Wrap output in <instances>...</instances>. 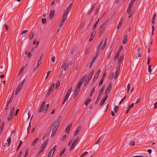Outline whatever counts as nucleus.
<instances>
[{
    "instance_id": "nucleus-1",
    "label": "nucleus",
    "mask_w": 157,
    "mask_h": 157,
    "mask_svg": "<svg viewBox=\"0 0 157 157\" xmlns=\"http://www.w3.org/2000/svg\"><path fill=\"white\" fill-rule=\"evenodd\" d=\"M61 121V118L58 117L52 125L51 128H52V127H53L52 129V132L51 135V137H52L55 135L59 126Z\"/></svg>"
},
{
    "instance_id": "nucleus-2",
    "label": "nucleus",
    "mask_w": 157,
    "mask_h": 157,
    "mask_svg": "<svg viewBox=\"0 0 157 157\" xmlns=\"http://www.w3.org/2000/svg\"><path fill=\"white\" fill-rule=\"evenodd\" d=\"M61 121V118L58 117L52 125L51 128H52V127H53L52 129V132L51 135V137H52L55 135L59 126Z\"/></svg>"
},
{
    "instance_id": "nucleus-3",
    "label": "nucleus",
    "mask_w": 157,
    "mask_h": 157,
    "mask_svg": "<svg viewBox=\"0 0 157 157\" xmlns=\"http://www.w3.org/2000/svg\"><path fill=\"white\" fill-rule=\"evenodd\" d=\"M86 76L81 79L78 83L74 93V96L75 98L78 95L80 90L81 85L82 84L85 79Z\"/></svg>"
},
{
    "instance_id": "nucleus-4",
    "label": "nucleus",
    "mask_w": 157,
    "mask_h": 157,
    "mask_svg": "<svg viewBox=\"0 0 157 157\" xmlns=\"http://www.w3.org/2000/svg\"><path fill=\"white\" fill-rule=\"evenodd\" d=\"M14 107H13L11 108L10 110V112L9 116L7 118L8 121H10L13 118L14 113Z\"/></svg>"
},
{
    "instance_id": "nucleus-5",
    "label": "nucleus",
    "mask_w": 157,
    "mask_h": 157,
    "mask_svg": "<svg viewBox=\"0 0 157 157\" xmlns=\"http://www.w3.org/2000/svg\"><path fill=\"white\" fill-rule=\"evenodd\" d=\"M48 140H47L46 141H44V143L42 145L41 148H40V152H41L42 151L44 148L46 146L47 144H48Z\"/></svg>"
},
{
    "instance_id": "nucleus-6",
    "label": "nucleus",
    "mask_w": 157,
    "mask_h": 157,
    "mask_svg": "<svg viewBox=\"0 0 157 157\" xmlns=\"http://www.w3.org/2000/svg\"><path fill=\"white\" fill-rule=\"evenodd\" d=\"M112 88V86L111 83H109L108 86H107L106 89V90L105 94H106L105 95H107L109 93Z\"/></svg>"
},
{
    "instance_id": "nucleus-7",
    "label": "nucleus",
    "mask_w": 157,
    "mask_h": 157,
    "mask_svg": "<svg viewBox=\"0 0 157 157\" xmlns=\"http://www.w3.org/2000/svg\"><path fill=\"white\" fill-rule=\"evenodd\" d=\"M105 28V24H103L99 29V33L100 35H101L104 32Z\"/></svg>"
},
{
    "instance_id": "nucleus-8",
    "label": "nucleus",
    "mask_w": 157,
    "mask_h": 157,
    "mask_svg": "<svg viewBox=\"0 0 157 157\" xmlns=\"http://www.w3.org/2000/svg\"><path fill=\"white\" fill-rule=\"evenodd\" d=\"M72 63V62H70V63H64L62 66V67H64V70L66 71V70L68 68V66H69V64H70V65H71Z\"/></svg>"
},
{
    "instance_id": "nucleus-9",
    "label": "nucleus",
    "mask_w": 157,
    "mask_h": 157,
    "mask_svg": "<svg viewBox=\"0 0 157 157\" xmlns=\"http://www.w3.org/2000/svg\"><path fill=\"white\" fill-rule=\"evenodd\" d=\"M67 15H66L65 14H64V15H63V18L61 20V23L60 25V27H62L63 25V23L67 17Z\"/></svg>"
},
{
    "instance_id": "nucleus-10",
    "label": "nucleus",
    "mask_w": 157,
    "mask_h": 157,
    "mask_svg": "<svg viewBox=\"0 0 157 157\" xmlns=\"http://www.w3.org/2000/svg\"><path fill=\"white\" fill-rule=\"evenodd\" d=\"M124 57V55H121L120 56L119 58V59L118 60V65L119 66L118 67H120L121 64V63L122 60L123 59Z\"/></svg>"
},
{
    "instance_id": "nucleus-11",
    "label": "nucleus",
    "mask_w": 157,
    "mask_h": 157,
    "mask_svg": "<svg viewBox=\"0 0 157 157\" xmlns=\"http://www.w3.org/2000/svg\"><path fill=\"white\" fill-rule=\"evenodd\" d=\"M71 126V124H69L67 126L65 130V133L66 134H67L69 132Z\"/></svg>"
},
{
    "instance_id": "nucleus-12",
    "label": "nucleus",
    "mask_w": 157,
    "mask_h": 157,
    "mask_svg": "<svg viewBox=\"0 0 157 157\" xmlns=\"http://www.w3.org/2000/svg\"><path fill=\"white\" fill-rule=\"evenodd\" d=\"M54 13L55 12L54 10H51L50 11L49 13V19L50 20H51L52 19L53 16H54Z\"/></svg>"
},
{
    "instance_id": "nucleus-13",
    "label": "nucleus",
    "mask_w": 157,
    "mask_h": 157,
    "mask_svg": "<svg viewBox=\"0 0 157 157\" xmlns=\"http://www.w3.org/2000/svg\"><path fill=\"white\" fill-rule=\"evenodd\" d=\"M45 101H44L41 104V105L40 106V108L38 110L39 113H40L42 112V110L43 109V108L44 107V106L45 105Z\"/></svg>"
},
{
    "instance_id": "nucleus-14",
    "label": "nucleus",
    "mask_w": 157,
    "mask_h": 157,
    "mask_svg": "<svg viewBox=\"0 0 157 157\" xmlns=\"http://www.w3.org/2000/svg\"><path fill=\"white\" fill-rule=\"evenodd\" d=\"M107 98V96L105 95V97L103 98L102 100L100 102V105H102L104 102L106 101Z\"/></svg>"
},
{
    "instance_id": "nucleus-15",
    "label": "nucleus",
    "mask_w": 157,
    "mask_h": 157,
    "mask_svg": "<svg viewBox=\"0 0 157 157\" xmlns=\"http://www.w3.org/2000/svg\"><path fill=\"white\" fill-rule=\"evenodd\" d=\"M95 31H93L92 32V33H91V36H90V39L89 40V42H91L92 41V40H93L94 36L95 35Z\"/></svg>"
},
{
    "instance_id": "nucleus-16",
    "label": "nucleus",
    "mask_w": 157,
    "mask_h": 157,
    "mask_svg": "<svg viewBox=\"0 0 157 157\" xmlns=\"http://www.w3.org/2000/svg\"><path fill=\"white\" fill-rule=\"evenodd\" d=\"M49 107V104H47L45 105L44 106L43 109H42V111L44 113H45L48 110V108Z\"/></svg>"
},
{
    "instance_id": "nucleus-17",
    "label": "nucleus",
    "mask_w": 157,
    "mask_h": 157,
    "mask_svg": "<svg viewBox=\"0 0 157 157\" xmlns=\"http://www.w3.org/2000/svg\"><path fill=\"white\" fill-rule=\"evenodd\" d=\"M101 72V71L100 70H99L96 73V74H95L94 77V78L93 80L94 81H95V78H97L99 76V75L100 74V73Z\"/></svg>"
},
{
    "instance_id": "nucleus-18",
    "label": "nucleus",
    "mask_w": 157,
    "mask_h": 157,
    "mask_svg": "<svg viewBox=\"0 0 157 157\" xmlns=\"http://www.w3.org/2000/svg\"><path fill=\"white\" fill-rule=\"evenodd\" d=\"M56 147V145L54 146L53 147V148L50 151H49V153L52 155H53V154L55 151Z\"/></svg>"
},
{
    "instance_id": "nucleus-19",
    "label": "nucleus",
    "mask_w": 157,
    "mask_h": 157,
    "mask_svg": "<svg viewBox=\"0 0 157 157\" xmlns=\"http://www.w3.org/2000/svg\"><path fill=\"white\" fill-rule=\"evenodd\" d=\"M120 67H118L117 68L116 71L115 73V76H114V78H116L118 76L119 72L120 71Z\"/></svg>"
},
{
    "instance_id": "nucleus-20",
    "label": "nucleus",
    "mask_w": 157,
    "mask_h": 157,
    "mask_svg": "<svg viewBox=\"0 0 157 157\" xmlns=\"http://www.w3.org/2000/svg\"><path fill=\"white\" fill-rule=\"evenodd\" d=\"M4 121H3L2 124H1L0 127V134L2 132L4 127Z\"/></svg>"
},
{
    "instance_id": "nucleus-21",
    "label": "nucleus",
    "mask_w": 157,
    "mask_h": 157,
    "mask_svg": "<svg viewBox=\"0 0 157 157\" xmlns=\"http://www.w3.org/2000/svg\"><path fill=\"white\" fill-rule=\"evenodd\" d=\"M79 140V139L78 137H77L75 140L74 141L72 144L75 146L78 142Z\"/></svg>"
},
{
    "instance_id": "nucleus-22",
    "label": "nucleus",
    "mask_w": 157,
    "mask_h": 157,
    "mask_svg": "<svg viewBox=\"0 0 157 157\" xmlns=\"http://www.w3.org/2000/svg\"><path fill=\"white\" fill-rule=\"evenodd\" d=\"M81 129V127L80 126H79L76 129V131L74 133V135L75 136H76L78 133Z\"/></svg>"
},
{
    "instance_id": "nucleus-23",
    "label": "nucleus",
    "mask_w": 157,
    "mask_h": 157,
    "mask_svg": "<svg viewBox=\"0 0 157 157\" xmlns=\"http://www.w3.org/2000/svg\"><path fill=\"white\" fill-rule=\"evenodd\" d=\"M38 140V138H36L35 140L33 141V142L31 144V146H35L37 143V142Z\"/></svg>"
},
{
    "instance_id": "nucleus-24",
    "label": "nucleus",
    "mask_w": 157,
    "mask_h": 157,
    "mask_svg": "<svg viewBox=\"0 0 157 157\" xmlns=\"http://www.w3.org/2000/svg\"><path fill=\"white\" fill-rule=\"evenodd\" d=\"M127 35H126L125 36L124 38V39H123V44H125L127 41Z\"/></svg>"
},
{
    "instance_id": "nucleus-25",
    "label": "nucleus",
    "mask_w": 157,
    "mask_h": 157,
    "mask_svg": "<svg viewBox=\"0 0 157 157\" xmlns=\"http://www.w3.org/2000/svg\"><path fill=\"white\" fill-rule=\"evenodd\" d=\"M106 43H107V40L106 39L105 40V41H104V43L103 44V45H102V46L101 47V50H103V49H104V48L105 47V46L106 45Z\"/></svg>"
},
{
    "instance_id": "nucleus-26",
    "label": "nucleus",
    "mask_w": 157,
    "mask_h": 157,
    "mask_svg": "<svg viewBox=\"0 0 157 157\" xmlns=\"http://www.w3.org/2000/svg\"><path fill=\"white\" fill-rule=\"evenodd\" d=\"M41 61L40 60H38V62L36 66L35 67V70H36L39 67V66L40 63H41Z\"/></svg>"
},
{
    "instance_id": "nucleus-27",
    "label": "nucleus",
    "mask_w": 157,
    "mask_h": 157,
    "mask_svg": "<svg viewBox=\"0 0 157 157\" xmlns=\"http://www.w3.org/2000/svg\"><path fill=\"white\" fill-rule=\"evenodd\" d=\"M104 88L102 87L101 90L100 91L99 94L98 95V96L99 97H101V95L103 94L104 91Z\"/></svg>"
},
{
    "instance_id": "nucleus-28",
    "label": "nucleus",
    "mask_w": 157,
    "mask_h": 157,
    "mask_svg": "<svg viewBox=\"0 0 157 157\" xmlns=\"http://www.w3.org/2000/svg\"><path fill=\"white\" fill-rule=\"evenodd\" d=\"M90 48L89 47L86 48L85 51L84 52V54L85 55L87 54L89 52L90 50Z\"/></svg>"
},
{
    "instance_id": "nucleus-29",
    "label": "nucleus",
    "mask_w": 157,
    "mask_h": 157,
    "mask_svg": "<svg viewBox=\"0 0 157 157\" xmlns=\"http://www.w3.org/2000/svg\"><path fill=\"white\" fill-rule=\"evenodd\" d=\"M123 21V19H121L120 20V21L119 22V24L118 25L117 29H119L121 27V26L122 23Z\"/></svg>"
},
{
    "instance_id": "nucleus-30",
    "label": "nucleus",
    "mask_w": 157,
    "mask_h": 157,
    "mask_svg": "<svg viewBox=\"0 0 157 157\" xmlns=\"http://www.w3.org/2000/svg\"><path fill=\"white\" fill-rule=\"evenodd\" d=\"M55 86V84L54 83H53L52 85L51 86L50 88H49V90L52 91V90L54 89Z\"/></svg>"
},
{
    "instance_id": "nucleus-31",
    "label": "nucleus",
    "mask_w": 157,
    "mask_h": 157,
    "mask_svg": "<svg viewBox=\"0 0 157 157\" xmlns=\"http://www.w3.org/2000/svg\"><path fill=\"white\" fill-rule=\"evenodd\" d=\"M120 53H119V52H117V53L116 54V55L114 58V60H116L118 58L119 56Z\"/></svg>"
},
{
    "instance_id": "nucleus-32",
    "label": "nucleus",
    "mask_w": 157,
    "mask_h": 157,
    "mask_svg": "<svg viewBox=\"0 0 157 157\" xmlns=\"http://www.w3.org/2000/svg\"><path fill=\"white\" fill-rule=\"evenodd\" d=\"M101 98V97H99L98 96V97L97 98V99H96V100L95 102V104H97L99 102V100H100Z\"/></svg>"
},
{
    "instance_id": "nucleus-33",
    "label": "nucleus",
    "mask_w": 157,
    "mask_h": 157,
    "mask_svg": "<svg viewBox=\"0 0 157 157\" xmlns=\"http://www.w3.org/2000/svg\"><path fill=\"white\" fill-rule=\"evenodd\" d=\"M103 42V41L102 40L100 42V44L97 46V50H99V49H100V48L101 46V45L102 44Z\"/></svg>"
},
{
    "instance_id": "nucleus-34",
    "label": "nucleus",
    "mask_w": 157,
    "mask_h": 157,
    "mask_svg": "<svg viewBox=\"0 0 157 157\" xmlns=\"http://www.w3.org/2000/svg\"><path fill=\"white\" fill-rule=\"evenodd\" d=\"M114 75V74L113 73H111V75H110V76L109 77V78L111 79H112L113 78Z\"/></svg>"
},
{
    "instance_id": "nucleus-35",
    "label": "nucleus",
    "mask_w": 157,
    "mask_h": 157,
    "mask_svg": "<svg viewBox=\"0 0 157 157\" xmlns=\"http://www.w3.org/2000/svg\"><path fill=\"white\" fill-rule=\"evenodd\" d=\"M29 150L28 149H27L25 151V154L24 155V157H26L28 155L29 152Z\"/></svg>"
},
{
    "instance_id": "nucleus-36",
    "label": "nucleus",
    "mask_w": 157,
    "mask_h": 157,
    "mask_svg": "<svg viewBox=\"0 0 157 157\" xmlns=\"http://www.w3.org/2000/svg\"><path fill=\"white\" fill-rule=\"evenodd\" d=\"M60 82L59 81L57 82V83H56V86H55V88L56 89H57L59 87L60 85Z\"/></svg>"
},
{
    "instance_id": "nucleus-37",
    "label": "nucleus",
    "mask_w": 157,
    "mask_h": 157,
    "mask_svg": "<svg viewBox=\"0 0 157 157\" xmlns=\"http://www.w3.org/2000/svg\"><path fill=\"white\" fill-rule=\"evenodd\" d=\"M70 10L71 9L69 8H67L65 11L64 14H65L66 15H67Z\"/></svg>"
},
{
    "instance_id": "nucleus-38",
    "label": "nucleus",
    "mask_w": 157,
    "mask_h": 157,
    "mask_svg": "<svg viewBox=\"0 0 157 157\" xmlns=\"http://www.w3.org/2000/svg\"><path fill=\"white\" fill-rule=\"evenodd\" d=\"M96 3H94L93 4V5L91 8V9L90 10V11L89 12V13H90L93 10V9H94V7L96 6Z\"/></svg>"
},
{
    "instance_id": "nucleus-39",
    "label": "nucleus",
    "mask_w": 157,
    "mask_h": 157,
    "mask_svg": "<svg viewBox=\"0 0 157 157\" xmlns=\"http://www.w3.org/2000/svg\"><path fill=\"white\" fill-rule=\"evenodd\" d=\"M103 79H102L100 80V81L99 84H98V85L99 86H100L102 84L103 82Z\"/></svg>"
},
{
    "instance_id": "nucleus-40",
    "label": "nucleus",
    "mask_w": 157,
    "mask_h": 157,
    "mask_svg": "<svg viewBox=\"0 0 157 157\" xmlns=\"http://www.w3.org/2000/svg\"><path fill=\"white\" fill-rule=\"evenodd\" d=\"M66 150V148H64L63 149V150H62V151L59 154V157H61L63 154V153L65 152Z\"/></svg>"
},
{
    "instance_id": "nucleus-41",
    "label": "nucleus",
    "mask_w": 157,
    "mask_h": 157,
    "mask_svg": "<svg viewBox=\"0 0 157 157\" xmlns=\"http://www.w3.org/2000/svg\"><path fill=\"white\" fill-rule=\"evenodd\" d=\"M24 67H23L21 69V70L19 72L18 75H20L22 74V73L24 71Z\"/></svg>"
},
{
    "instance_id": "nucleus-42",
    "label": "nucleus",
    "mask_w": 157,
    "mask_h": 157,
    "mask_svg": "<svg viewBox=\"0 0 157 157\" xmlns=\"http://www.w3.org/2000/svg\"><path fill=\"white\" fill-rule=\"evenodd\" d=\"M119 107L117 106H116L114 108V111L115 113L117 112L118 111Z\"/></svg>"
},
{
    "instance_id": "nucleus-43",
    "label": "nucleus",
    "mask_w": 157,
    "mask_h": 157,
    "mask_svg": "<svg viewBox=\"0 0 157 157\" xmlns=\"http://www.w3.org/2000/svg\"><path fill=\"white\" fill-rule=\"evenodd\" d=\"M95 87H94V89L92 90L91 91V92L90 93V96H91L92 95L93 93L95 91Z\"/></svg>"
},
{
    "instance_id": "nucleus-44",
    "label": "nucleus",
    "mask_w": 157,
    "mask_h": 157,
    "mask_svg": "<svg viewBox=\"0 0 157 157\" xmlns=\"http://www.w3.org/2000/svg\"><path fill=\"white\" fill-rule=\"evenodd\" d=\"M123 49V46H122L121 45L120 46L118 52L120 53L122 51Z\"/></svg>"
},
{
    "instance_id": "nucleus-45",
    "label": "nucleus",
    "mask_w": 157,
    "mask_h": 157,
    "mask_svg": "<svg viewBox=\"0 0 157 157\" xmlns=\"http://www.w3.org/2000/svg\"><path fill=\"white\" fill-rule=\"evenodd\" d=\"M11 141V138L9 137L7 140V141L8 143V145H9L10 144Z\"/></svg>"
},
{
    "instance_id": "nucleus-46",
    "label": "nucleus",
    "mask_w": 157,
    "mask_h": 157,
    "mask_svg": "<svg viewBox=\"0 0 157 157\" xmlns=\"http://www.w3.org/2000/svg\"><path fill=\"white\" fill-rule=\"evenodd\" d=\"M42 22L43 24H45L46 22V19L42 18Z\"/></svg>"
},
{
    "instance_id": "nucleus-47",
    "label": "nucleus",
    "mask_w": 157,
    "mask_h": 157,
    "mask_svg": "<svg viewBox=\"0 0 157 157\" xmlns=\"http://www.w3.org/2000/svg\"><path fill=\"white\" fill-rule=\"evenodd\" d=\"M91 101V99H89L87 101H86L85 103V104L86 105H88L89 103Z\"/></svg>"
},
{
    "instance_id": "nucleus-48",
    "label": "nucleus",
    "mask_w": 157,
    "mask_h": 157,
    "mask_svg": "<svg viewBox=\"0 0 157 157\" xmlns=\"http://www.w3.org/2000/svg\"><path fill=\"white\" fill-rule=\"evenodd\" d=\"M34 34L33 33H32L29 36V38L30 40L32 39L33 37Z\"/></svg>"
},
{
    "instance_id": "nucleus-49",
    "label": "nucleus",
    "mask_w": 157,
    "mask_h": 157,
    "mask_svg": "<svg viewBox=\"0 0 157 157\" xmlns=\"http://www.w3.org/2000/svg\"><path fill=\"white\" fill-rule=\"evenodd\" d=\"M21 89L20 88H18L17 87L16 91V93L15 94L17 95L19 92L20 90Z\"/></svg>"
},
{
    "instance_id": "nucleus-50",
    "label": "nucleus",
    "mask_w": 157,
    "mask_h": 157,
    "mask_svg": "<svg viewBox=\"0 0 157 157\" xmlns=\"http://www.w3.org/2000/svg\"><path fill=\"white\" fill-rule=\"evenodd\" d=\"M66 135L65 134L63 136V137L61 139V141H63L65 140V139L66 138Z\"/></svg>"
},
{
    "instance_id": "nucleus-51",
    "label": "nucleus",
    "mask_w": 157,
    "mask_h": 157,
    "mask_svg": "<svg viewBox=\"0 0 157 157\" xmlns=\"http://www.w3.org/2000/svg\"><path fill=\"white\" fill-rule=\"evenodd\" d=\"M127 87V93H128L129 90L130 89V83H128V85Z\"/></svg>"
},
{
    "instance_id": "nucleus-52",
    "label": "nucleus",
    "mask_w": 157,
    "mask_h": 157,
    "mask_svg": "<svg viewBox=\"0 0 157 157\" xmlns=\"http://www.w3.org/2000/svg\"><path fill=\"white\" fill-rule=\"evenodd\" d=\"M141 98L139 97L138 98V100L136 101L135 104H137V103H139L141 101Z\"/></svg>"
},
{
    "instance_id": "nucleus-53",
    "label": "nucleus",
    "mask_w": 157,
    "mask_h": 157,
    "mask_svg": "<svg viewBox=\"0 0 157 157\" xmlns=\"http://www.w3.org/2000/svg\"><path fill=\"white\" fill-rule=\"evenodd\" d=\"M97 25V24H95L93 26V29H92L93 30V31H95V30L96 28Z\"/></svg>"
},
{
    "instance_id": "nucleus-54",
    "label": "nucleus",
    "mask_w": 157,
    "mask_h": 157,
    "mask_svg": "<svg viewBox=\"0 0 157 157\" xmlns=\"http://www.w3.org/2000/svg\"><path fill=\"white\" fill-rule=\"evenodd\" d=\"M129 144L131 146H134L135 145V142L134 141H131L130 142Z\"/></svg>"
},
{
    "instance_id": "nucleus-55",
    "label": "nucleus",
    "mask_w": 157,
    "mask_h": 157,
    "mask_svg": "<svg viewBox=\"0 0 157 157\" xmlns=\"http://www.w3.org/2000/svg\"><path fill=\"white\" fill-rule=\"evenodd\" d=\"M25 82V79H24L21 82V83L19 84L20 85H21L22 86H23V84H24Z\"/></svg>"
},
{
    "instance_id": "nucleus-56",
    "label": "nucleus",
    "mask_w": 157,
    "mask_h": 157,
    "mask_svg": "<svg viewBox=\"0 0 157 157\" xmlns=\"http://www.w3.org/2000/svg\"><path fill=\"white\" fill-rule=\"evenodd\" d=\"M107 74V73L106 72V71H105L103 75L102 79H104V78L105 77V76Z\"/></svg>"
},
{
    "instance_id": "nucleus-57",
    "label": "nucleus",
    "mask_w": 157,
    "mask_h": 157,
    "mask_svg": "<svg viewBox=\"0 0 157 157\" xmlns=\"http://www.w3.org/2000/svg\"><path fill=\"white\" fill-rule=\"evenodd\" d=\"M13 94L12 95L10 99L8 101H9L10 102H11L13 100Z\"/></svg>"
},
{
    "instance_id": "nucleus-58",
    "label": "nucleus",
    "mask_w": 157,
    "mask_h": 157,
    "mask_svg": "<svg viewBox=\"0 0 157 157\" xmlns=\"http://www.w3.org/2000/svg\"><path fill=\"white\" fill-rule=\"evenodd\" d=\"M90 80V78H87V79H86L85 81V83L86 84V85L89 82Z\"/></svg>"
},
{
    "instance_id": "nucleus-59",
    "label": "nucleus",
    "mask_w": 157,
    "mask_h": 157,
    "mask_svg": "<svg viewBox=\"0 0 157 157\" xmlns=\"http://www.w3.org/2000/svg\"><path fill=\"white\" fill-rule=\"evenodd\" d=\"M75 146H74L73 144H72V145H71V147L70 148V151H72L73 149V148H74V147H75Z\"/></svg>"
},
{
    "instance_id": "nucleus-60",
    "label": "nucleus",
    "mask_w": 157,
    "mask_h": 157,
    "mask_svg": "<svg viewBox=\"0 0 157 157\" xmlns=\"http://www.w3.org/2000/svg\"><path fill=\"white\" fill-rule=\"evenodd\" d=\"M148 72L151 73V66L149 65L148 67Z\"/></svg>"
},
{
    "instance_id": "nucleus-61",
    "label": "nucleus",
    "mask_w": 157,
    "mask_h": 157,
    "mask_svg": "<svg viewBox=\"0 0 157 157\" xmlns=\"http://www.w3.org/2000/svg\"><path fill=\"white\" fill-rule=\"evenodd\" d=\"M94 72V70H93L90 73V77H92V75Z\"/></svg>"
},
{
    "instance_id": "nucleus-62",
    "label": "nucleus",
    "mask_w": 157,
    "mask_h": 157,
    "mask_svg": "<svg viewBox=\"0 0 157 157\" xmlns=\"http://www.w3.org/2000/svg\"><path fill=\"white\" fill-rule=\"evenodd\" d=\"M75 50H76V48H74L72 49V50H71V54H73L75 51Z\"/></svg>"
},
{
    "instance_id": "nucleus-63",
    "label": "nucleus",
    "mask_w": 157,
    "mask_h": 157,
    "mask_svg": "<svg viewBox=\"0 0 157 157\" xmlns=\"http://www.w3.org/2000/svg\"><path fill=\"white\" fill-rule=\"evenodd\" d=\"M133 4L131 2H129L128 8H131L133 5Z\"/></svg>"
},
{
    "instance_id": "nucleus-64",
    "label": "nucleus",
    "mask_w": 157,
    "mask_h": 157,
    "mask_svg": "<svg viewBox=\"0 0 157 157\" xmlns=\"http://www.w3.org/2000/svg\"><path fill=\"white\" fill-rule=\"evenodd\" d=\"M4 27L5 29L7 31L8 29V26L7 25H5L4 26Z\"/></svg>"
}]
</instances>
